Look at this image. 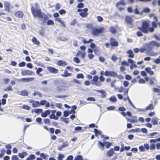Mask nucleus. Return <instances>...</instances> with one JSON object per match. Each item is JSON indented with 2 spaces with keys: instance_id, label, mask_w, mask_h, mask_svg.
Here are the masks:
<instances>
[{
  "instance_id": "obj_63",
  "label": "nucleus",
  "mask_w": 160,
  "mask_h": 160,
  "mask_svg": "<svg viewBox=\"0 0 160 160\" xmlns=\"http://www.w3.org/2000/svg\"><path fill=\"white\" fill-rule=\"evenodd\" d=\"M12 160H18V158L17 156L16 155H13L11 158Z\"/></svg>"
},
{
  "instance_id": "obj_24",
  "label": "nucleus",
  "mask_w": 160,
  "mask_h": 160,
  "mask_svg": "<svg viewBox=\"0 0 160 160\" xmlns=\"http://www.w3.org/2000/svg\"><path fill=\"white\" fill-rule=\"evenodd\" d=\"M20 94L22 96H26L28 95V92L26 90H23L20 92Z\"/></svg>"
},
{
  "instance_id": "obj_50",
  "label": "nucleus",
  "mask_w": 160,
  "mask_h": 160,
  "mask_svg": "<svg viewBox=\"0 0 160 160\" xmlns=\"http://www.w3.org/2000/svg\"><path fill=\"white\" fill-rule=\"evenodd\" d=\"M22 108L24 109L27 110H29L30 109V107L26 105L25 104H24L21 106Z\"/></svg>"
},
{
  "instance_id": "obj_58",
  "label": "nucleus",
  "mask_w": 160,
  "mask_h": 160,
  "mask_svg": "<svg viewBox=\"0 0 160 160\" xmlns=\"http://www.w3.org/2000/svg\"><path fill=\"white\" fill-rule=\"evenodd\" d=\"M43 70V69L42 68H38L37 70L36 71V73L37 74H39L40 73L42 72Z\"/></svg>"
},
{
  "instance_id": "obj_5",
  "label": "nucleus",
  "mask_w": 160,
  "mask_h": 160,
  "mask_svg": "<svg viewBox=\"0 0 160 160\" xmlns=\"http://www.w3.org/2000/svg\"><path fill=\"white\" fill-rule=\"evenodd\" d=\"M99 77L98 76L95 75L93 77V79L91 80L92 83L95 85L97 86H100L101 85V83L98 81Z\"/></svg>"
},
{
  "instance_id": "obj_53",
  "label": "nucleus",
  "mask_w": 160,
  "mask_h": 160,
  "mask_svg": "<svg viewBox=\"0 0 160 160\" xmlns=\"http://www.w3.org/2000/svg\"><path fill=\"white\" fill-rule=\"evenodd\" d=\"M117 77L118 78L120 79H123L124 78L123 76L121 75H118L115 72V75L114 76V77Z\"/></svg>"
},
{
  "instance_id": "obj_27",
  "label": "nucleus",
  "mask_w": 160,
  "mask_h": 160,
  "mask_svg": "<svg viewBox=\"0 0 160 160\" xmlns=\"http://www.w3.org/2000/svg\"><path fill=\"white\" fill-rule=\"evenodd\" d=\"M56 20L60 23L64 28L66 27V26L65 24L64 23V22L63 21H62L61 20L60 18H57L56 19Z\"/></svg>"
},
{
  "instance_id": "obj_11",
  "label": "nucleus",
  "mask_w": 160,
  "mask_h": 160,
  "mask_svg": "<svg viewBox=\"0 0 160 160\" xmlns=\"http://www.w3.org/2000/svg\"><path fill=\"white\" fill-rule=\"evenodd\" d=\"M5 10L8 12L10 11V4L7 1H5L3 2Z\"/></svg>"
},
{
  "instance_id": "obj_30",
  "label": "nucleus",
  "mask_w": 160,
  "mask_h": 160,
  "mask_svg": "<svg viewBox=\"0 0 160 160\" xmlns=\"http://www.w3.org/2000/svg\"><path fill=\"white\" fill-rule=\"evenodd\" d=\"M151 44L152 45L156 47H159L160 46V44L159 43L155 41H152L151 42Z\"/></svg>"
},
{
  "instance_id": "obj_31",
  "label": "nucleus",
  "mask_w": 160,
  "mask_h": 160,
  "mask_svg": "<svg viewBox=\"0 0 160 160\" xmlns=\"http://www.w3.org/2000/svg\"><path fill=\"white\" fill-rule=\"evenodd\" d=\"M110 31L112 34L115 33L117 32L116 29L113 27H111L110 28Z\"/></svg>"
},
{
  "instance_id": "obj_23",
  "label": "nucleus",
  "mask_w": 160,
  "mask_h": 160,
  "mask_svg": "<svg viewBox=\"0 0 160 160\" xmlns=\"http://www.w3.org/2000/svg\"><path fill=\"white\" fill-rule=\"evenodd\" d=\"M152 0H128V1H129L131 3H133L135 1H136L137 2H150Z\"/></svg>"
},
{
  "instance_id": "obj_6",
  "label": "nucleus",
  "mask_w": 160,
  "mask_h": 160,
  "mask_svg": "<svg viewBox=\"0 0 160 160\" xmlns=\"http://www.w3.org/2000/svg\"><path fill=\"white\" fill-rule=\"evenodd\" d=\"M125 21L128 25H132L133 20L132 16L127 15L125 17Z\"/></svg>"
},
{
  "instance_id": "obj_40",
  "label": "nucleus",
  "mask_w": 160,
  "mask_h": 160,
  "mask_svg": "<svg viewBox=\"0 0 160 160\" xmlns=\"http://www.w3.org/2000/svg\"><path fill=\"white\" fill-rule=\"evenodd\" d=\"M47 24L48 25H53L54 24V22L52 20H49L47 22Z\"/></svg>"
},
{
  "instance_id": "obj_10",
  "label": "nucleus",
  "mask_w": 160,
  "mask_h": 160,
  "mask_svg": "<svg viewBox=\"0 0 160 160\" xmlns=\"http://www.w3.org/2000/svg\"><path fill=\"white\" fill-rule=\"evenodd\" d=\"M104 75L106 76H112L114 77L115 75V72L112 71H106L104 72Z\"/></svg>"
},
{
  "instance_id": "obj_8",
  "label": "nucleus",
  "mask_w": 160,
  "mask_h": 160,
  "mask_svg": "<svg viewBox=\"0 0 160 160\" xmlns=\"http://www.w3.org/2000/svg\"><path fill=\"white\" fill-rule=\"evenodd\" d=\"M33 72L29 70H24L22 71L21 74L23 76H29L33 74Z\"/></svg>"
},
{
  "instance_id": "obj_42",
  "label": "nucleus",
  "mask_w": 160,
  "mask_h": 160,
  "mask_svg": "<svg viewBox=\"0 0 160 160\" xmlns=\"http://www.w3.org/2000/svg\"><path fill=\"white\" fill-rule=\"evenodd\" d=\"M160 141V138H157L155 139H151L150 141V142L151 143H152L153 142H159Z\"/></svg>"
},
{
  "instance_id": "obj_19",
  "label": "nucleus",
  "mask_w": 160,
  "mask_h": 160,
  "mask_svg": "<svg viewBox=\"0 0 160 160\" xmlns=\"http://www.w3.org/2000/svg\"><path fill=\"white\" fill-rule=\"evenodd\" d=\"M57 65L59 66H65L67 65V63L62 60H59L58 61Z\"/></svg>"
},
{
  "instance_id": "obj_25",
  "label": "nucleus",
  "mask_w": 160,
  "mask_h": 160,
  "mask_svg": "<svg viewBox=\"0 0 160 160\" xmlns=\"http://www.w3.org/2000/svg\"><path fill=\"white\" fill-rule=\"evenodd\" d=\"M145 70L146 72L150 75H152L154 74V72L151 70V68H146Z\"/></svg>"
},
{
  "instance_id": "obj_46",
  "label": "nucleus",
  "mask_w": 160,
  "mask_h": 160,
  "mask_svg": "<svg viewBox=\"0 0 160 160\" xmlns=\"http://www.w3.org/2000/svg\"><path fill=\"white\" fill-rule=\"evenodd\" d=\"M156 145L155 143L151 144L150 147V149L151 150H154L155 149Z\"/></svg>"
},
{
  "instance_id": "obj_60",
  "label": "nucleus",
  "mask_w": 160,
  "mask_h": 160,
  "mask_svg": "<svg viewBox=\"0 0 160 160\" xmlns=\"http://www.w3.org/2000/svg\"><path fill=\"white\" fill-rule=\"evenodd\" d=\"M134 12L135 14L137 15H141L140 12H139L138 9L137 8H135L134 10Z\"/></svg>"
},
{
  "instance_id": "obj_13",
  "label": "nucleus",
  "mask_w": 160,
  "mask_h": 160,
  "mask_svg": "<svg viewBox=\"0 0 160 160\" xmlns=\"http://www.w3.org/2000/svg\"><path fill=\"white\" fill-rule=\"evenodd\" d=\"M51 110L50 109L45 110L44 112H42L41 116L43 118H45L49 115Z\"/></svg>"
},
{
  "instance_id": "obj_55",
  "label": "nucleus",
  "mask_w": 160,
  "mask_h": 160,
  "mask_svg": "<svg viewBox=\"0 0 160 160\" xmlns=\"http://www.w3.org/2000/svg\"><path fill=\"white\" fill-rule=\"evenodd\" d=\"M106 147L107 148H110V146L112 145V143L111 142H106Z\"/></svg>"
},
{
  "instance_id": "obj_47",
  "label": "nucleus",
  "mask_w": 160,
  "mask_h": 160,
  "mask_svg": "<svg viewBox=\"0 0 160 160\" xmlns=\"http://www.w3.org/2000/svg\"><path fill=\"white\" fill-rule=\"evenodd\" d=\"M98 145L102 148V150H103L104 149V144L102 142L99 141L98 142Z\"/></svg>"
},
{
  "instance_id": "obj_32",
  "label": "nucleus",
  "mask_w": 160,
  "mask_h": 160,
  "mask_svg": "<svg viewBox=\"0 0 160 160\" xmlns=\"http://www.w3.org/2000/svg\"><path fill=\"white\" fill-rule=\"evenodd\" d=\"M93 50L95 54L96 55H98L99 54L100 51L98 48H95L93 49Z\"/></svg>"
},
{
  "instance_id": "obj_14",
  "label": "nucleus",
  "mask_w": 160,
  "mask_h": 160,
  "mask_svg": "<svg viewBox=\"0 0 160 160\" xmlns=\"http://www.w3.org/2000/svg\"><path fill=\"white\" fill-rule=\"evenodd\" d=\"M114 153L115 152L113 149L112 148L107 152L106 155L108 157H111L112 156Z\"/></svg>"
},
{
  "instance_id": "obj_62",
  "label": "nucleus",
  "mask_w": 160,
  "mask_h": 160,
  "mask_svg": "<svg viewBox=\"0 0 160 160\" xmlns=\"http://www.w3.org/2000/svg\"><path fill=\"white\" fill-rule=\"evenodd\" d=\"M60 4L59 3H57L55 5V9L56 10H58L60 8Z\"/></svg>"
},
{
  "instance_id": "obj_52",
  "label": "nucleus",
  "mask_w": 160,
  "mask_h": 160,
  "mask_svg": "<svg viewBox=\"0 0 160 160\" xmlns=\"http://www.w3.org/2000/svg\"><path fill=\"white\" fill-rule=\"evenodd\" d=\"M40 156L43 159H48V155H46L43 153H41Z\"/></svg>"
},
{
  "instance_id": "obj_2",
  "label": "nucleus",
  "mask_w": 160,
  "mask_h": 160,
  "mask_svg": "<svg viewBox=\"0 0 160 160\" xmlns=\"http://www.w3.org/2000/svg\"><path fill=\"white\" fill-rule=\"evenodd\" d=\"M31 9L32 13L34 17L43 18L42 21L43 23L46 22L48 19V16L44 13L42 12L40 9H37L33 6L31 7Z\"/></svg>"
},
{
  "instance_id": "obj_12",
  "label": "nucleus",
  "mask_w": 160,
  "mask_h": 160,
  "mask_svg": "<svg viewBox=\"0 0 160 160\" xmlns=\"http://www.w3.org/2000/svg\"><path fill=\"white\" fill-rule=\"evenodd\" d=\"M34 80V78H21L20 80H18V81H20L21 82H31L32 81H33Z\"/></svg>"
},
{
  "instance_id": "obj_43",
  "label": "nucleus",
  "mask_w": 160,
  "mask_h": 160,
  "mask_svg": "<svg viewBox=\"0 0 160 160\" xmlns=\"http://www.w3.org/2000/svg\"><path fill=\"white\" fill-rule=\"evenodd\" d=\"M34 112L35 113H41L42 112V110L41 108H38L36 109H35L34 110Z\"/></svg>"
},
{
  "instance_id": "obj_61",
  "label": "nucleus",
  "mask_w": 160,
  "mask_h": 160,
  "mask_svg": "<svg viewBox=\"0 0 160 160\" xmlns=\"http://www.w3.org/2000/svg\"><path fill=\"white\" fill-rule=\"evenodd\" d=\"M47 101L45 100H41L40 102V105H44L46 103Z\"/></svg>"
},
{
  "instance_id": "obj_18",
  "label": "nucleus",
  "mask_w": 160,
  "mask_h": 160,
  "mask_svg": "<svg viewBox=\"0 0 160 160\" xmlns=\"http://www.w3.org/2000/svg\"><path fill=\"white\" fill-rule=\"evenodd\" d=\"M126 53L128 54V57L131 58L134 57V54L131 50H129L126 52Z\"/></svg>"
},
{
  "instance_id": "obj_34",
  "label": "nucleus",
  "mask_w": 160,
  "mask_h": 160,
  "mask_svg": "<svg viewBox=\"0 0 160 160\" xmlns=\"http://www.w3.org/2000/svg\"><path fill=\"white\" fill-rule=\"evenodd\" d=\"M0 158H2L6 152V150L4 149H2L0 150Z\"/></svg>"
},
{
  "instance_id": "obj_59",
  "label": "nucleus",
  "mask_w": 160,
  "mask_h": 160,
  "mask_svg": "<svg viewBox=\"0 0 160 160\" xmlns=\"http://www.w3.org/2000/svg\"><path fill=\"white\" fill-rule=\"evenodd\" d=\"M64 157V156L62 154H59L58 157V160H62L63 158Z\"/></svg>"
},
{
  "instance_id": "obj_29",
  "label": "nucleus",
  "mask_w": 160,
  "mask_h": 160,
  "mask_svg": "<svg viewBox=\"0 0 160 160\" xmlns=\"http://www.w3.org/2000/svg\"><path fill=\"white\" fill-rule=\"evenodd\" d=\"M3 90L4 91H12L13 90V89L11 86L9 85L6 88L3 89Z\"/></svg>"
},
{
  "instance_id": "obj_39",
  "label": "nucleus",
  "mask_w": 160,
  "mask_h": 160,
  "mask_svg": "<svg viewBox=\"0 0 160 160\" xmlns=\"http://www.w3.org/2000/svg\"><path fill=\"white\" fill-rule=\"evenodd\" d=\"M79 14L80 16H81L82 18H85V17H87L88 14L87 13H86L85 12H81Z\"/></svg>"
},
{
  "instance_id": "obj_64",
  "label": "nucleus",
  "mask_w": 160,
  "mask_h": 160,
  "mask_svg": "<svg viewBox=\"0 0 160 160\" xmlns=\"http://www.w3.org/2000/svg\"><path fill=\"white\" fill-rule=\"evenodd\" d=\"M73 157L72 156L70 155L68 156L65 160H73Z\"/></svg>"
},
{
  "instance_id": "obj_33",
  "label": "nucleus",
  "mask_w": 160,
  "mask_h": 160,
  "mask_svg": "<svg viewBox=\"0 0 160 160\" xmlns=\"http://www.w3.org/2000/svg\"><path fill=\"white\" fill-rule=\"evenodd\" d=\"M92 41H93V40L92 39H90L88 41H87L85 39L83 38L82 40L83 43L85 44L90 43Z\"/></svg>"
},
{
  "instance_id": "obj_9",
  "label": "nucleus",
  "mask_w": 160,
  "mask_h": 160,
  "mask_svg": "<svg viewBox=\"0 0 160 160\" xmlns=\"http://www.w3.org/2000/svg\"><path fill=\"white\" fill-rule=\"evenodd\" d=\"M47 68L50 73L56 74L58 72V69L53 67H47Z\"/></svg>"
},
{
  "instance_id": "obj_16",
  "label": "nucleus",
  "mask_w": 160,
  "mask_h": 160,
  "mask_svg": "<svg viewBox=\"0 0 160 160\" xmlns=\"http://www.w3.org/2000/svg\"><path fill=\"white\" fill-rule=\"evenodd\" d=\"M30 102L32 103V106L33 107H37L40 106V102L38 101H34L32 100L30 101Z\"/></svg>"
},
{
  "instance_id": "obj_44",
  "label": "nucleus",
  "mask_w": 160,
  "mask_h": 160,
  "mask_svg": "<svg viewBox=\"0 0 160 160\" xmlns=\"http://www.w3.org/2000/svg\"><path fill=\"white\" fill-rule=\"evenodd\" d=\"M67 146H68L67 144H66L65 143H64V144L63 143L62 145H61L58 147V149L59 151H61L62 149L63 148H64Z\"/></svg>"
},
{
  "instance_id": "obj_17",
  "label": "nucleus",
  "mask_w": 160,
  "mask_h": 160,
  "mask_svg": "<svg viewBox=\"0 0 160 160\" xmlns=\"http://www.w3.org/2000/svg\"><path fill=\"white\" fill-rule=\"evenodd\" d=\"M15 16L18 18H22L23 16V13L22 12L20 11H18L15 13Z\"/></svg>"
},
{
  "instance_id": "obj_21",
  "label": "nucleus",
  "mask_w": 160,
  "mask_h": 160,
  "mask_svg": "<svg viewBox=\"0 0 160 160\" xmlns=\"http://www.w3.org/2000/svg\"><path fill=\"white\" fill-rule=\"evenodd\" d=\"M32 42L35 45H39L40 44V42L37 38L35 37H33L32 40Z\"/></svg>"
},
{
  "instance_id": "obj_26",
  "label": "nucleus",
  "mask_w": 160,
  "mask_h": 160,
  "mask_svg": "<svg viewBox=\"0 0 160 160\" xmlns=\"http://www.w3.org/2000/svg\"><path fill=\"white\" fill-rule=\"evenodd\" d=\"M49 117L51 119H54L57 120L58 119V117L56 116L54 113H53L50 114Z\"/></svg>"
},
{
  "instance_id": "obj_36",
  "label": "nucleus",
  "mask_w": 160,
  "mask_h": 160,
  "mask_svg": "<svg viewBox=\"0 0 160 160\" xmlns=\"http://www.w3.org/2000/svg\"><path fill=\"white\" fill-rule=\"evenodd\" d=\"M94 131L95 133V135L96 136H98V135H100L101 134V132L100 131H98L97 129L95 128L94 129Z\"/></svg>"
},
{
  "instance_id": "obj_7",
  "label": "nucleus",
  "mask_w": 160,
  "mask_h": 160,
  "mask_svg": "<svg viewBox=\"0 0 160 160\" xmlns=\"http://www.w3.org/2000/svg\"><path fill=\"white\" fill-rule=\"evenodd\" d=\"M110 45L112 47H116L118 45V42L113 38H111L110 39Z\"/></svg>"
},
{
  "instance_id": "obj_45",
  "label": "nucleus",
  "mask_w": 160,
  "mask_h": 160,
  "mask_svg": "<svg viewBox=\"0 0 160 160\" xmlns=\"http://www.w3.org/2000/svg\"><path fill=\"white\" fill-rule=\"evenodd\" d=\"M74 160H83V159L81 155H78L75 158Z\"/></svg>"
},
{
  "instance_id": "obj_49",
  "label": "nucleus",
  "mask_w": 160,
  "mask_h": 160,
  "mask_svg": "<svg viewBox=\"0 0 160 160\" xmlns=\"http://www.w3.org/2000/svg\"><path fill=\"white\" fill-rule=\"evenodd\" d=\"M152 122L154 125H156L158 124V122L156 118H152Z\"/></svg>"
},
{
  "instance_id": "obj_1",
  "label": "nucleus",
  "mask_w": 160,
  "mask_h": 160,
  "mask_svg": "<svg viewBox=\"0 0 160 160\" xmlns=\"http://www.w3.org/2000/svg\"><path fill=\"white\" fill-rule=\"evenodd\" d=\"M154 21L151 22L152 27H149V23L146 21H143L141 27H138V29L144 33L147 34L149 32H154V29L156 28L158 25L160 27V22H158V19L156 16H154L153 18Z\"/></svg>"
},
{
  "instance_id": "obj_35",
  "label": "nucleus",
  "mask_w": 160,
  "mask_h": 160,
  "mask_svg": "<svg viewBox=\"0 0 160 160\" xmlns=\"http://www.w3.org/2000/svg\"><path fill=\"white\" fill-rule=\"evenodd\" d=\"M101 93V96L102 98H105L106 97L107 93L106 92L104 91H101L99 92Z\"/></svg>"
},
{
  "instance_id": "obj_56",
  "label": "nucleus",
  "mask_w": 160,
  "mask_h": 160,
  "mask_svg": "<svg viewBox=\"0 0 160 160\" xmlns=\"http://www.w3.org/2000/svg\"><path fill=\"white\" fill-rule=\"evenodd\" d=\"M73 61L77 63H79L80 62V60L78 57H75L73 58Z\"/></svg>"
},
{
  "instance_id": "obj_20",
  "label": "nucleus",
  "mask_w": 160,
  "mask_h": 160,
  "mask_svg": "<svg viewBox=\"0 0 160 160\" xmlns=\"http://www.w3.org/2000/svg\"><path fill=\"white\" fill-rule=\"evenodd\" d=\"M27 153L24 151L22 152L19 153H18V157L21 158H24L25 156H27Z\"/></svg>"
},
{
  "instance_id": "obj_48",
  "label": "nucleus",
  "mask_w": 160,
  "mask_h": 160,
  "mask_svg": "<svg viewBox=\"0 0 160 160\" xmlns=\"http://www.w3.org/2000/svg\"><path fill=\"white\" fill-rule=\"evenodd\" d=\"M70 113H71V112L67 110H65L63 112L64 116L65 117H68Z\"/></svg>"
},
{
  "instance_id": "obj_57",
  "label": "nucleus",
  "mask_w": 160,
  "mask_h": 160,
  "mask_svg": "<svg viewBox=\"0 0 160 160\" xmlns=\"http://www.w3.org/2000/svg\"><path fill=\"white\" fill-rule=\"evenodd\" d=\"M139 149L141 152H144L145 151L144 146L141 145L139 147Z\"/></svg>"
},
{
  "instance_id": "obj_4",
  "label": "nucleus",
  "mask_w": 160,
  "mask_h": 160,
  "mask_svg": "<svg viewBox=\"0 0 160 160\" xmlns=\"http://www.w3.org/2000/svg\"><path fill=\"white\" fill-rule=\"evenodd\" d=\"M66 69L64 70L63 74H61V76L63 77H67L72 75L71 73H69L67 70H70L71 71L73 70V68L70 66H68L66 67Z\"/></svg>"
},
{
  "instance_id": "obj_28",
  "label": "nucleus",
  "mask_w": 160,
  "mask_h": 160,
  "mask_svg": "<svg viewBox=\"0 0 160 160\" xmlns=\"http://www.w3.org/2000/svg\"><path fill=\"white\" fill-rule=\"evenodd\" d=\"M154 108L153 105L152 103L149 104L147 107L146 108V109L147 110H152Z\"/></svg>"
},
{
  "instance_id": "obj_54",
  "label": "nucleus",
  "mask_w": 160,
  "mask_h": 160,
  "mask_svg": "<svg viewBox=\"0 0 160 160\" xmlns=\"http://www.w3.org/2000/svg\"><path fill=\"white\" fill-rule=\"evenodd\" d=\"M125 79L128 80H130L131 79L132 77L129 74H126L125 76Z\"/></svg>"
},
{
  "instance_id": "obj_3",
  "label": "nucleus",
  "mask_w": 160,
  "mask_h": 160,
  "mask_svg": "<svg viewBox=\"0 0 160 160\" xmlns=\"http://www.w3.org/2000/svg\"><path fill=\"white\" fill-rule=\"evenodd\" d=\"M104 30L105 29L103 27H101L98 29L94 27L92 28L91 33L93 36H98L99 34L103 32Z\"/></svg>"
},
{
  "instance_id": "obj_51",
  "label": "nucleus",
  "mask_w": 160,
  "mask_h": 160,
  "mask_svg": "<svg viewBox=\"0 0 160 160\" xmlns=\"http://www.w3.org/2000/svg\"><path fill=\"white\" fill-rule=\"evenodd\" d=\"M76 78H78L83 79L84 78V75L82 73H79L77 74Z\"/></svg>"
},
{
  "instance_id": "obj_22",
  "label": "nucleus",
  "mask_w": 160,
  "mask_h": 160,
  "mask_svg": "<svg viewBox=\"0 0 160 160\" xmlns=\"http://www.w3.org/2000/svg\"><path fill=\"white\" fill-rule=\"evenodd\" d=\"M150 11V9L148 8H144L140 12L141 15H142L143 13H148Z\"/></svg>"
},
{
  "instance_id": "obj_15",
  "label": "nucleus",
  "mask_w": 160,
  "mask_h": 160,
  "mask_svg": "<svg viewBox=\"0 0 160 160\" xmlns=\"http://www.w3.org/2000/svg\"><path fill=\"white\" fill-rule=\"evenodd\" d=\"M126 4V3L125 2V0H120L119 1L116 3V7H118L121 5L124 6Z\"/></svg>"
},
{
  "instance_id": "obj_37",
  "label": "nucleus",
  "mask_w": 160,
  "mask_h": 160,
  "mask_svg": "<svg viewBox=\"0 0 160 160\" xmlns=\"http://www.w3.org/2000/svg\"><path fill=\"white\" fill-rule=\"evenodd\" d=\"M43 122L44 123L48 125H51L50 124V121L48 118H46L43 119Z\"/></svg>"
},
{
  "instance_id": "obj_41",
  "label": "nucleus",
  "mask_w": 160,
  "mask_h": 160,
  "mask_svg": "<svg viewBox=\"0 0 160 160\" xmlns=\"http://www.w3.org/2000/svg\"><path fill=\"white\" fill-rule=\"evenodd\" d=\"M109 100L112 102H116L117 99L115 96H113L110 97L109 98Z\"/></svg>"
},
{
  "instance_id": "obj_38",
  "label": "nucleus",
  "mask_w": 160,
  "mask_h": 160,
  "mask_svg": "<svg viewBox=\"0 0 160 160\" xmlns=\"http://www.w3.org/2000/svg\"><path fill=\"white\" fill-rule=\"evenodd\" d=\"M33 95L34 96H35L37 95H38L40 97H41L42 96V94L38 91H36L34 92L33 93Z\"/></svg>"
}]
</instances>
